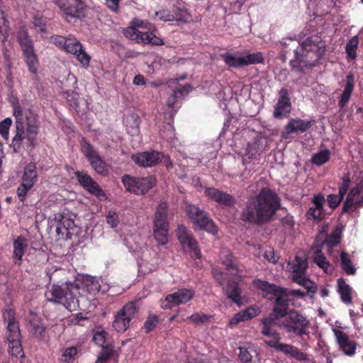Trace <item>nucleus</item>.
<instances>
[{
  "instance_id": "obj_32",
  "label": "nucleus",
  "mask_w": 363,
  "mask_h": 363,
  "mask_svg": "<svg viewBox=\"0 0 363 363\" xmlns=\"http://www.w3.org/2000/svg\"><path fill=\"white\" fill-rule=\"evenodd\" d=\"M29 323L32 334L38 338H43L45 328L42 323L41 318L36 313L31 312L30 313Z\"/></svg>"
},
{
  "instance_id": "obj_47",
  "label": "nucleus",
  "mask_w": 363,
  "mask_h": 363,
  "mask_svg": "<svg viewBox=\"0 0 363 363\" xmlns=\"http://www.w3.org/2000/svg\"><path fill=\"white\" fill-rule=\"evenodd\" d=\"M313 262L321 269L324 270L325 272H328L330 264L328 261H327L325 257L323 255L321 250H317L315 252V255L313 257Z\"/></svg>"
},
{
  "instance_id": "obj_28",
  "label": "nucleus",
  "mask_w": 363,
  "mask_h": 363,
  "mask_svg": "<svg viewBox=\"0 0 363 363\" xmlns=\"http://www.w3.org/2000/svg\"><path fill=\"white\" fill-rule=\"evenodd\" d=\"M277 317L269 315L268 317L262 319V330L261 333L266 337H272L275 340H281V335L274 328V325H277L275 320Z\"/></svg>"
},
{
  "instance_id": "obj_22",
  "label": "nucleus",
  "mask_w": 363,
  "mask_h": 363,
  "mask_svg": "<svg viewBox=\"0 0 363 363\" xmlns=\"http://www.w3.org/2000/svg\"><path fill=\"white\" fill-rule=\"evenodd\" d=\"M291 106L288 90L285 88L281 89L279 91L277 103L274 106V116L276 118H282L287 116L291 111Z\"/></svg>"
},
{
  "instance_id": "obj_25",
  "label": "nucleus",
  "mask_w": 363,
  "mask_h": 363,
  "mask_svg": "<svg viewBox=\"0 0 363 363\" xmlns=\"http://www.w3.org/2000/svg\"><path fill=\"white\" fill-rule=\"evenodd\" d=\"M191 91V86L189 84H186L183 86H179V87H176L175 89L173 90L171 95L167 99V106L169 108H172L171 111V116H173L180 106L177 105V102L179 100L184 99L186 96L189 94V93Z\"/></svg>"
},
{
  "instance_id": "obj_48",
  "label": "nucleus",
  "mask_w": 363,
  "mask_h": 363,
  "mask_svg": "<svg viewBox=\"0 0 363 363\" xmlns=\"http://www.w3.org/2000/svg\"><path fill=\"white\" fill-rule=\"evenodd\" d=\"M294 281L306 288L308 293H311L312 294L316 293V286L312 281L307 279L305 275L302 277H294Z\"/></svg>"
},
{
  "instance_id": "obj_21",
  "label": "nucleus",
  "mask_w": 363,
  "mask_h": 363,
  "mask_svg": "<svg viewBox=\"0 0 363 363\" xmlns=\"http://www.w3.org/2000/svg\"><path fill=\"white\" fill-rule=\"evenodd\" d=\"M13 116L16 118V133L13 137L12 143L14 150L16 151L21 145L24 138V121L23 111L21 106L17 103L13 105Z\"/></svg>"
},
{
  "instance_id": "obj_43",
  "label": "nucleus",
  "mask_w": 363,
  "mask_h": 363,
  "mask_svg": "<svg viewBox=\"0 0 363 363\" xmlns=\"http://www.w3.org/2000/svg\"><path fill=\"white\" fill-rule=\"evenodd\" d=\"M338 292L340 295L341 300L346 304L352 303L351 290L350 286L345 283L342 278L337 280Z\"/></svg>"
},
{
  "instance_id": "obj_39",
  "label": "nucleus",
  "mask_w": 363,
  "mask_h": 363,
  "mask_svg": "<svg viewBox=\"0 0 363 363\" xmlns=\"http://www.w3.org/2000/svg\"><path fill=\"white\" fill-rule=\"evenodd\" d=\"M173 12L174 13L172 15L174 21L183 23H190L192 21L191 14L184 4H178V5L174 6Z\"/></svg>"
},
{
  "instance_id": "obj_58",
  "label": "nucleus",
  "mask_w": 363,
  "mask_h": 363,
  "mask_svg": "<svg viewBox=\"0 0 363 363\" xmlns=\"http://www.w3.org/2000/svg\"><path fill=\"white\" fill-rule=\"evenodd\" d=\"M157 323V317L155 315H150L144 324V328L146 330V333H149L152 330L156 327Z\"/></svg>"
},
{
  "instance_id": "obj_42",
  "label": "nucleus",
  "mask_w": 363,
  "mask_h": 363,
  "mask_svg": "<svg viewBox=\"0 0 363 363\" xmlns=\"http://www.w3.org/2000/svg\"><path fill=\"white\" fill-rule=\"evenodd\" d=\"M354 89V77L352 74L347 76V82L339 101V106L342 108L348 102Z\"/></svg>"
},
{
  "instance_id": "obj_19",
  "label": "nucleus",
  "mask_w": 363,
  "mask_h": 363,
  "mask_svg": "<svg viewBox=\"0 0 363 363\" xmlns=\"http://www.w3.org/2000/svg\"><path fill=\"white\" fill-rule=\"evenodd\" d=\"M163 157V154L157 151L139 152L131 156L135 164L143 167L155 166Z\"/></svg>"
},
{
  "instance_id": "obj_9",
  "label": "nucleus",
  "mask_w": 363,
  "mask_h": 363,
  "mask_svg": "<svg viewBox=\"0 0 363 363\" xmlns=\"http://www.w3.org/2000/svg\"><path fill=\"white\" fill-rule=\"evenodd\" d=\"M138 312L137 302L126 303L116 315L113 327L117 332H125L130 326V320Z\"/></svg>"
},
{
  "instance_id": "obj_7",
  "label": "nucleus",
  "mask_w": 363,
  "mask_h": 363,
  "mask_svg": "<svg viewBox=\"0 0 363 363\" xmlns=\"http://www.w3.org/2000/svg\"><path fill=\"white\" fill-rule=\"evenodd\" d=\"M122 182L128 191L142 195L153 187L155 179L153 177H133L126 174L122 177Z\"/></svg>"
},
{
  "instance_id": "obj_59",
  "label": "nucleus",
  "mask_w": 363,
  "mask_h": 363,
  "mask_svg": "<svg viewBox=\"0 0 363 363\" xmlns=\"http://www.w3.org/2000/svg\"><path fill=\"white\" fill-rule=\"evenodd\" d=\"M107 333L104 330L96 331L93 337V341L99 346L103 347L106 342Z\"/></svg>"
},
{
  "instance_id": "obj_6",
  "label": "nucleus",
  "mask_w": 363,
  "mask_h": 363,
  "mask_svg": "<svg viewBox=\"0 0 363 363\" xmlns=\"http://www.w3.org/2000/svg\"><path fill=\"white\" fill-rule=\"evenodd\" d=\"M301 50L304 55H307L310 60H313L315 64L326 52V44L320 36L311 35L301 43Z\"/></svg>"
},
{
  "instance_id": "obj_20",
  "label": "nucleus",
  "mask_w": 363,
  "mask_h": 363,
  "mask_svg": "<svg viewBox=\"0 0 363 363\" xmlns=\"http://www.w3.org/2000/svg\"><path fill=\"white\" fill-rule=\"evenodd\" d=\"M3 318L8 323L6 331V340H18L21 338L18 323L15 319V312L13 309H6L3 313Z\"/></svg>"
},
{
  "instance_id": "obj_17",
  "label": "nucleus",
  "mask_w": 363,
  "mask_h": 363,
  "mask_svg": "<svg viewBox=\"0 0 363 363\" xmlns=\"http://www.w3.org/2000/svg\"><path fill=\"white\" fill-rule=\"evenodd\" d=\"M63 50L74 55L83 67L87 68L89 66L91 57L78 40L68 38Z\"/></svg>"
},
{
  "instance_id": "obj_38",
  "label": "nucleus",
  "mask_w": 363,
  "mask_h": 363,
  "mask_svg": "<svg viewBox=\"0 0 363 363\" xmlns=\"http://www.w3.org/2000/svg\"><path fill=\"white\" fill-rule=\"evenodd\" d=\"M294 52L295 53V59L291 60L290 61V65L293 69H299L301 67H307V66H313V60H310L308 58L307 55H304V53L299 52L297 49L294 50Z\"/></svg>"
},
{
  "instance_id": "obj_41",
  "label": "nucleus",
  "mask_w": 363,
  "mask_h": 363,
  "mask_svg": "<svg viewBox=\"0 0 363 363\" xmlns=\"http://www.w3.org/2000/svg\"><path fill=\"white\" fill-rule=\"evenodd\" d=\"M28 248L26 240L21 236H18L13 242V257L17 259L18 263L20 264L22 257Z\"/></svg>"
},
{
  "instance_id": "obj_23",
  "label": "nucleus",
  "mask_w": 363,
  "mask_h": 363,
  "mask_svg": "<svg viewBox=\"0 0 363 363\" xmlns=\"http://www.w3.org/2000/svg\"><path fill=\"white\" fill-rule=\"evenodd\" d=\"M335 340L340 350L347 356H352L355 354L357 343L349 338L347 335L338 329H333Z\"/></svg>"
},
{
  "instance_id": "obj_15",
  "label": "nucleus",
  "mask_w": 363,
  "mask_h": 363,
  "mask_svg": "<svg viewBox=\"0 0 363 363\" xmlns=\"http://www.w3.org/2000/svg\"><path fill=\"white\" fill-rule=\"evenodd\" d=\"M74 175L78 183L89 194L98 198L105 197V193L99 185L86 172L76 171Z\"/></svg>"
},
{
  "instance_id": "obj_11",
  "label": "nucleus",
  "mask_w": 363,
  "mask_h": 363,
  "mask_svg": "<svg viewBox=\"0 0 363 363\" xmlns=\"http://www.w3.org/2000/svg\"><path fill=\"white\" fill-rule=\"evenodd\" d=\"M177 237L184 249H189L193 253L191 257L194 259L201 258V252L198 247L196 240L183 225H178Z\"/></svg>"
},
{
  "instance_id": "obj_13",
  "label": "nucleus",
  "mask_w": 363,
  "mask_h": 363,
  "mask_svg": "<svg viewBox=\"0 0 363 363\" xmlns=\"http://www.w3.org/2000/svg\"><path fill=\"white\" fill-rule=\"evenodd\" d=\"M82 148L83 152L86 158L90 162L92 168L99 174H106L108 170L106 167V163L102 160L93 146L89 143L84 140L82 144Z\"/></svg>"
},
{
  "instance_id": "obj_29",
  "label": "nucleus",
  "mask_w": 363,
  "mask_h": 363,
  "mask_svg": "<svg viewBox=\"0 0 363 363\" xmlns=\"http://www.w3.org/2000/svg\"><path fill=\"white\" fill-rule=\"evenodd\" d=\"M254 286L266 292L267 294H271L275 296H283L286 293V289L281 286H277L274 284H269L266 281L261 279H256L253 281Z\"/></svg>"
},
{
  "instance_id": "obj_52",
  "label": "nucleus",
  "mask_w": 363,
  "mask_h": 363,
  "mask_svg": "<svg viewBox=\"0 0 363 363\" xmlns=\"http://www.w3.org/2000/svg\"><path fill=\"white\" fill-rule=\"evenodd\" d=\"M359 40L357 35L352 37L346 45V52L348 57L354 60L357 57V48L358 46Z\"/></svg>"
},
{
  "instance_id": "obj_36",
  "label": "nucleus",
  "mask_w": 363,
  "mask_h": 363,
  "mask_svg": "<svg viewBox=\"0 0 363 363\" xmlns=\"http://www.w3.org/2000/svg\"><path fill=\"white\" fill-rule=\"evenodd\" d=\"M324 200V196L320 194L313 197L312 201L313 206L311 207L306 213L308 218L316 219L320 217Z\"/></svg>"
},
{
  "instance_id": "obj_27",
  "label": "nucleus",
  "mask_w": 363,
  "mask_h": 363,
  "mask_svg": "<svg viewBox=\"0 0 363 363\" xmlns=\"http://www.w3.org/2000/svg\"><path fill=\"white\" fill-rule=\"evenodd\" d=\"M311 125L312 122L311 121H305L299 118H292L285 126V131L282 133L281 137L286 138L287 135L291 133H303L308 130Z\"/></svg>"
},
{
  "instance_id": "obj_8",
  "label": "nucleus",
  "mask_w": 363,
  "mask_h": 363,
  "mask_svg": "<svg viewBox=\"0 0 363 363\" xmlns=\"http://www.w3.org/2000/svg\"><path fill=\"white\" fill-rule=\"evenodd\" d=\"M55 220L57 240H71L73 236L77 235L79 229L69 216L57 213L55 215Z\"/></svg>"
},
{
  "instance_id": "obj_5",
  "label": "nucleus",
  "mask_w": 363,
  "mask_h": 363,
  "mask_svg": "<svg viewBox=\"0 0 363 363\" xmlns=\"http://www.w3.org/2000/svg\"><path fill=\"white\" fill-rule=\"evenodd\" d=\"M186 213L195 225L201 230H204L215 235L217 228L213 221L209 218L207 213L198 206L189 204L186 208Z\"/></svg>"
},
{
  "instance_id": "obj_61",
  "label": "nucleus",
  "mask_w": 363,
  "mask_h": 363,
  "mask_svg": "<svg viewBox=\"0 0 363 363\" xmlns=\"http://www.w3.org/2000/svg\"><path fill=\"white\" fill-rule=\"evenodd\" d=\"M187 318L195 323L201 324L206 323L209 319V316L203 313H196L189 316Z\"/></svg>"
},
{
  "instance_id": "obj_53",
  "label": "nucleus",
  "mask_w": 363,
  "mask_h": 363,
  "mask_svg": "<svg viewBox=\"0 0 363 363\" xmlns=\"http://www.w3.org/2000/svg\"><path fill=\"white\" fill-rule=\"evenodd\" d=\"M243 57L244 66L262 63L264 60L262 53L260 52L247 54Z\"/></svg>"
},
{
  "instance_id": "obj_34",
  "label": "nucleus",
  "mask_w": 363,
  "mask_h": 363,
  "mask_svg": "<svg viewBox=\"0 0 363 363\" xmlns=\"http://www.w3.org/2000/svg\"><path fill=\"white\" fill-rule=\"evenodd\" d=\"M123 29V33L125 38L137 43H143L146 32H141L138 27H142L143 24H135Z\"/></svg>"
},
{
  "instance_id": "obj_4",
  "label": "nucleus",
  "mask_w": 363,
  "mask_h": 363,
  "mask_svg": "<svg viewBox=\"0 0 363 363\" xmlns=\"http://www.w3.org/2000/svg\"><path fill=\"white\" fill-rule=\"evenodd\" d=\"M278 326L286 333L301 337L309 334L311 322L305 315L292 309L289 311L288 315L282 322L279 323Z\"/></svg>"
},
{
  "instance_id": "obj_1",
  "label": "nucleus",
  "mask_w": 363,
  "mask_h": 363,
  "mask_svg": "<svg viewBox=\"0 0 363 363\" xmlns=\"http://www.w3.org/2000/svg\"><path fill=\"white\" fill-rule=\"evenodd\" d=\"M280 207L279 199L269 188L262 189L256 199L247 201L241 219L256 224L269 221Z\"/></svg>"
},
{
  "instance_id": "obj_57",
  "label": "nucleus",
  "mask_w": 363,
  "mask_h": 363,
  "mask_svg": "<svg viewBox=\"0 0 363 363\" xmlns=\"http://www.w3.org/2000/svg\"><path fill=\"white\" fill-rule=\"evenodd\" d=\"M11 123L12 121L10 118H6L0 123V133L6 140L9 138V130Z\"/></svg>"
},
{
  "instance_id": "obj_37",
  "label": "nucleus",
  "mask_w": 363,
  "mask_h": 363,
  "mask_svg": "<svg viewBox=\"0 0 363 363\" xmlns=\"http://www.w3.org/2000/svg\"><path fill=\"white\" fill-rule=\"evenodd\" d=\"M307 267L308 264L305 257L296 255L294 260L293 261V263L291 264V269L293 272L292 279H294V277H298L305 275Z\"/></svg>"
},
{
  "instance_id": "obj_24",
  "label": "nucleus",
  "mask_w": 363,
  "mask_h": 363,
  "mask_svg": "<svg viewBox=\"0 0 363 363\" xmlns=\"http://www.w3.org/2000/svg\"><path fill=\"white\" fill-rule=\"evenodd\" d=\"M204 194L212 201L227 207L233 206L235 203V199L233 195L216 188H206Z\"/></svg>"
},
{
  "instance_id": "obj_56",
  "label": "nucleus",
  "mask_w": 363,
  "mask_h": 363,
  "mask_svg": "<svg viewBox=\"0 0 363 363\" xmlns=\"http://www.w3.org/2000/svg\"><path fill=\"white\" fill-rule=\"evenodd\" d=\"M261 139L256 138L254 141L248 143L246 147L245 152L249 157L255 155L259 150V143Z\"/></svg>"
},
{
  "instance_id": "obj_14",
  "label": "nucleus",
  "mask_w": 363,
  "mask_h": 363,
  "mask_svg": "<svg viewBox=\"0 0 363 363\" xmlns=\"http://www.w3.org/2000/svg\"><path fill=\"white\" fill-rule=\"evenodd\" d=\"M108 289V285H102L100 283L99 278L86 275L83 277L81 284L79 285L81 294H79V296H84L85 292L91 295H94L98 292L105 293Z\"/></svg>"
},
{
  "instance_id": "obj_54",
  "label": "nucleus",
  "mask_w": 363,
  "mask_h": 363,
  "mask_svg": "<svg viewBox=\"0 0 363 363\" xmlns=\"http://www.w3.org/2000/svg\"><path fill=\"white\" fill-rule=\"evenodd\" d=\"M221 259H223V263L225 265L228 269H233L238 271V269L234 262L233 255L228 250H223L222 252Z\"/></svg>"
},
{
  "instance_id": "obj_2",
  "label": "nucleus",
  "mask_w": 363,
  "mask_h": 363,
  "mask_svg": "<svg viewBox=\"0 0 363 363\" xmlns=\"http://www.w3.org/2000/svg\"><path fill=\"white\" fill-rule=\"evenodd\" d=\"M79 294H81L79 284L66 282L61 285L53 284L48 288L45 297L48 302L61 304L69 311H73L79 307Z\"/></svg>"
},
{
  "instance_id": "obj_18",
  "label": "nucleus",
  "mask_w": 363,
  "mask_h": 363,
  "mask_svg": "<svg viewBox=\"0 0 363 363\" xmlns=\"http://www.w3.org/2000/svg\"><path fill=\"white\" fill-rule=\"evenodd\" d=\"M38 129L39 125L35 115L33 113L26 114L24 121V138L23 140H27V145L34 146L35 145Z\"/></svg>"
},
{
  "instance_id": "obj_33",
  "label": "nucleus",
  "mask_w": 363,
  "mask_h": 363,
  "mask_svg": "<svg viewBox=\"0 0 363 363\" xmlns=\"http://www.w3.org/2000/svg\"><path fill=\"white\" fill-rule=\"evenodd\" d=\"M288 308L289 299L281 296H278L276 298L275 306L271 315H273L274 317H277V319L279 318H286L289 313Z\"/></svg>"
},
{
  "instance_id": "obj_31",
  "label": "nucleus",
  "mask_w": 363,
  "mask_h": 363,
  "mask_svg": "<svg viewBox=\"0 0 363 363\" xmlns=\"http://www.w3.org/2000/svg\"><path fill=\"white\" fill-rule=\"evenodd\" d=\"M279 352L298 361H307L309 359L306 353L292 345L281 343Z\"/></svg>"
},
{
  "instance_id": "obj_3",
  "label": "nucleus",
  "mask_w": 363,
  "mask_h": 363,
  "mask_svg": "<svg viewBox=\"0 0 363 363\" xmlns=\"http://www.w3.org/2000/svg\"><path fill=\"white\" fill-rule=\"evenodd\" d=\"M168 212L167 203L166 202H160L157 206L153 217V237L161 245H166L169 241V224L167 220Z\"/></svg>"
},
{
  "instance_id": "obj_30",
  "label": "nucleus",
  "mask_w": 363,
  "mask_h": 363,
  "mask_svg": "<svg viewBox=\"0 0 363 363\" xmlns=\"http://www.w3.org/2000/svg\"><path fill=\"white\" fill-rule=\"evenodd\" d=\"M279 352L298 361H307L309 359L306 353L292 345L281 343Z\"/></svg>"
},
{
  "instance_id": "obj_63",
  "label": "nucleus",
  "mask_w": 363,
  "mask_h": 363,
  "mask_svg": "<svg viewBox=\"0 0 363 363\" xmlns=\"http://www.w3.org/2000/svg\"><path fill=\"white\" fill-rule=\"evenodd\" d=\"M106 221L112 228L117 226L119 223L118 214L115 211H109L106 216Z\"/></svg>"
},
{
  "instance_id": "obj_64",
  "label": "nucleus",
  "mask_w": 363,
  "mask_h": 363,
  "mask_svg": "<svg viewBox=\"0 0 363 363\" xmlns=\"http://www.w3.org/2000/svg\"><path fill=\"white\" fill-rule=\"evenodd\" d=\"M77 354V349L75 347H69L65 350L62 354V361L65 362H69L74 359V357Z\"/></svg>"
},
{
  "instance_id": "obj_16",
  "label": "nucleus",
  "mask_w": 363,
  "mask_h": 363,
  "mask_svg": "<svg viewBox=\"0 0 363 363\" xmlns=\"http://www.w3.org/2000/svg\"><path fill=\"white\" fill-rule=\"evenodd\" d=\"M194 296V292L187 289H182L177 291L169 294L162 302L163 308H171L174 306L184 304Z\"/></svg>"
},
{
  "instance_id": "obj_35",
  "label": "nucleus",
  "mask_w": 363,
  "mask_h": 363,
  "mask_svg": "<svg viewBox=\"0 0 363 363\" xmlns=\"http://www.w3.org/2000/svg\"><path fill=\"white\" fill-rule=\"evenodd\" d=\"M223 290L227 297L238 306L242 304L240 294L241 291L237 283L228 281Z\"/></svg>"
},
{
  "instance_id": "obj_44",
  "label": "nucleus",
  "mask_w": 363,
  "mask_h": 363,
  "mask_svg": "<svg viewBox=\"0 0 363 363\" xmlns=\"http://www.w3.org/2000/svg\"><path fill=\"white\" fill-rule=\"evenodd\" d=\"M341 230L337 228L322 242V246H325L329 252L330 249L340 242Z\"/></svg>"
},
{
  "instance_id": "obj_45",
  "label": "nucleus",
  "mask_w": 363,
  "mask_h": 363,
  "mask_svg": "<svg viewBox=\"0 0 363 363\" xmlns=\"http://www.w3.org/2000/svg\"><path fill=\"white\" fill-rule=\"evenodd\" d=\"M222 58L227 65L231 67H241L244 66L243 57H235L230 53L221 55Z\"/></svg>"
},
{
  "instance_id": "obj_12",
  "label": "nucleus",
  "mask_w": 363,
  "mask_h": 363,
  "mask_svg": "<svg viewBox=\"0 0 363 363\" xmlns=\"http://www.w3.org/2000/svg\"><path fill=\"white\" fill-rule=\"evenodd\" d=\"M54 1L67 16L80 19L84 16L86 6L82 0H54Z\"/></svg>"
},
{
  "instance_id": "obj_62",
  "label": "nucleus",
  "mask_w": 363,
  "mask_h": 363,
  "mask_svg": "<svg viewBox=\"0 0 363 363\" xmlns=\"http://www.w3.org/2000/svg\"><path fill=\"white\" fill-rule=\"evenodd\" d=\"M342 199L343 198L341 197L339 194H329L328 196L327 200L329 206L334 209L340 204Z\"/></svg>"
},
{
  "instance_id": "obj_10",
  "label": "nucleus",
  "mask_w": 363,
  "mask_h": 363,
  "mask_svg": "<svg viewBox=\"0 0 363 363\" xmlns=\"http://www.w3.org/2000/svg\"><path fill=\"white\" fill-rule=\"evenodd\" d=\"M36 165L34 163L28 164L24 169L22 183L17 189V195L21 201H24L27 193L34 186L37 180Z\"/></svg>"
},
{
  "instance_id": "obj_51",
  "label": "nucleus",
  "mask_w": 363,
  "mask_h": 363,
  "mask_svg": "<svg viewBox=\"0 0 363 363\" xmlns=\"http://www.w3.org/2000/svg\"><path fill=\"white\" fill-rule=\"evenodd\" d=\"M330 156V152L325 149L313 155L311 161L313 164L320 166L329 160Z\"/></svg>"
},
{
  "instance_id": "obj_49",
  "label": "nucleus",
  "mask_w": 363,
  "mask_h": 363,
  "mask_svg": "<svg viewBox=\"0 0 363 363\" xmlns=\"http://www.w3.org/2000/svg\"><path fill=\"white\" fill-rule=\"evenodd\" d=\"M9 343V352L11 356H14L16 357H23L24 352L23 351V348L21 343V340H11L8 342Z\"/></svg>"
},
{
  "instance_id": "obj_55",
  "label": "nucleus",
  "mask_w": 363,
  "mask_h": 363,
  "mask_svg": "<svg viewBox=\"0 0 363 363\" xmlns=\"http://www.w3.org/2000/svg\"><path fill=\"white\" fill-rule=\"evenodd\" d=\"M143 44H152L153 45H163L162 39L156 36L152 33L146 32Z\"/></svg>"
},
{
  "instance_id": "obj_40",
  "label": "nucleus",
  "mask_w": 363,
  "mask_h": 363,
  "mask_svg": "<svg viewBox=\"0 0 363 363\" xmlns=\"http://www.w3.org/2000/svg\"><path fill=\"white\" fill-rule=\"evenodd\" d=\"M18 40L22 48L23 55L34 52L33 41L29 38L27 31L23 28H21L19 30Z\"/></svg>"
},
{
  "instance_id": "obj_50",
  "label": "nucleus",
  "mask_w": 363,
  "mask_h": 363,
  "mask_svg": "<svg viewBox=\"0 0 363 363\" xmlns=\"http://www.w3.org/2000/svg\"><path fill=\"white\" fill-rule=\"evenodd\" d=\"M23 55L29 71L33 74H37L38 60L35 52L30 54H24Z\"/></svg>"
},
{
  "instance_id": "obj_26",
  "label": "nucleus",
  "mask_w": 363,
  "mask_h": 363,
  "mask_svg": "<svg viewBox=\"0 0 363 363\" xmlns=\"http://www.w3.org/2000/svg\"><path fill=\"white\" fill-rule=\"evenodd\" d=\"M363 205V182L359 183L347 194L342 206V212L347 211L353 206Z\"/></svg>"
},
{
  "instance_id": "obj_60",
  "label": "nucleus",
  "mask_w": 363,
  "mask_h": 363,
  "mask_svg": "<svg viewBox=\"0 0 363 363\" xmlns=\"http://www.w3.org/2000/svg\"><path fill=\"white\" fill-rule=\"evenodd\" d=\"M350 177L348 175H345L342 178V184L339 188V193L338 194L341 196V197H344V196L345 195V194L347 193V191H348L349 189V186H350Z\"/></svg>"
},
{
  "instance_id": "obj_46",
  "label": "nucleus",
  "mask_w": 363,
  "mask_h": 363,
  "mask_svg": "<svg viewBox=\"0 0 363 363\" xmlns=\"http://www.w3.org/2000/svg\"><path fill=\"white\" fill-rule=\"evenodd\" d=\"M340 261L342 269L349 275L355 273L356 269L350 260L349 255L345 252H342L340 255Z\"/></svg>"
}]
</instances>
